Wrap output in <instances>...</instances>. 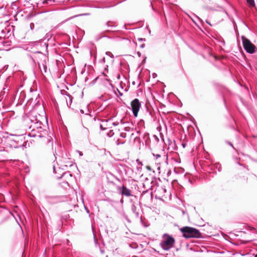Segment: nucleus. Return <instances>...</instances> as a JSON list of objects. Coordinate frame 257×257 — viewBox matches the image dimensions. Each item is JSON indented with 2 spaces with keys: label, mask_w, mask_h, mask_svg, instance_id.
<instances>
[{
  "label": "nucleus",
  "mask_w": 257,
  "mask_h": 257,
  "mask_svg": "<svg viewBox=\"0 0 257 257\" xmlns=\"http://www.w3.org/2000/svg\"><path fill=\"white\" fill-rule=\"evenodd\" d=\"M157 76V74L156 73H153V78H155Z\"/></svg>",
  "instance_id": "obj_33"
},
{
  "label": "nucleus",
  "mask_w": 257,
  "mask_h": 257,
  "mask_svg": "<svg viewBox=\"0 0 257 257\" xmlns=\"http://www.w3.org/2000/svg\"><path fill=\"white\" fill-rule=\"evenodd\" d=\"M247 3L250 6H254L255 3L254 0H246Z\"/></svg>",
  "instance_id": "obj_12"
},
{
  "label": "nucleus",
  "mask_w": 257,
  "mask_h": 257,
  "mask_svg": "<svg viewBox=\"0 0 257 257\" xmlns=\"http://www.w3.org/2000/svg\"><path fill=\"white\" fill-rule=\"evenodd\" d=\"M108 66L107 65H105L104 67L105 69L107 71L108 70Z\"/></svg>",
  "instance_id": "obj_31"
},
{
  "label": "nucleus",
  "mask_w": 257,
  "mask_h": 257,
  "mask_svg": "<svg viewBox=\"0 0 257 257\" xmlns=\"http://www.w3.org/2000/svg\"><path fill=\"white\" fill-rule=\"evenodd\" d=\"M53 171H54V172L56 173L55 166H53Z\"/></svg>",
  "instance_id": "obj_36"
},
{
  "label": "nucleus",
  "mask_w": 257,
  "mask_h": 257,
  "mask_svg": "<svg viewBox=\"0 0 257 257\" xmlns=\"http://www.w3.org/2000/svg\"><path fill=\"white\" fill-rule=\"evenodd\" d=\"M183 236L186 238H201L202 235L199 230L191 227L185 226L180 229Z\"/></svg>",
  "instance_id": "obj_2"
},
{
  "label": "nucleus",
  "mask_w": 257,
  "mask_h": 257,
  "mask_svg": "<svg viewBox=\"0 0 257 257\" xmlns=\"http://www.w3.org/2000/svg\"><path fill=\"white\" fill-rule=\"evenodd\" d=\"M38 64L43 75L45 74H47L50 72V70L47 68V62L45 60H42L40 62H38Z\"/></svg>",
  "instance_id": "obj_8"
},
{
  "label": "nucleus",
  "mask_w": 257,
  "mask_h": 257,
  "mask_svg": "<svg viewBox=\"0 0 257 257\" xmlns=\"http://www.w3.org/2000/svg\"><path fill=\"white\" fill-rule=\"evenodd\" d=\"M3 8V6L0 7V9H2Z\"/></svg>",
  "instance_id": "obj_42"
},
{
  "label": "nucleus",
  "mask_w": 257,
  "mask_h": 257,
  "mask_svg": "<svg viewBox=\"0 0 257 257\" xmlns=\"http://www.w3.org/2000/svg\"><path fill=\"white\" fill-rule=\"evenodd\" d=\"M77 152H78L79 155L80 156H83V153H82V152L79 151H77Z\"/></svg>",
  "instance_id": "obj_28"
},
{
  "label": "nucleus",
  "mask_w": 257,
  "mask_h": 257,
  "mask_svg": "<svg viewBox=\"0 0 257 257\" xmlns=\"http://www.w3.org/2000/svg\"><path fill=\"white\" fill-rule=\"evenodd\" d=\"M67 95L69 96V98L71 99V101L72 100V96L69 94H68Z\"/></svg>",
  "instance_id": "obj_34"
},
{
  "label": "nucleus",
  "mask_w": 257,
  "mask_h": 257,
  "mask_svg": "<svg viewBox=\"0 0 257 257\" xmlns=\"http://www.w3.org/2000/svg\"><path fill=\"white\" fill-rule=\"evenodd\" d=\"M175 242V239L172 236L165 234L163 240L160 242V245L164 250L168 251L173 247Z\"/></svg>",
  "instance_id": "obj_3"
},
{
  "label": "nucleus",
  "mask_w": 257,
  "mask_h": 257,
  "mask_svg": "<svg viewBox=\"0 0 257 257\" xmlns=\"http://www.w3.org/2000/svg\"><path fill=\"white\" fill-rule=\"evenodd\" d=\"M116 189L118 191V193L121 195L126 197H130L132 196L131 190L126 188L124 185L122 186H116Z\"/></svg>",
  "instance_id": "obj_7"
},
{
  "label": "nucleus",
  "mask_w": 257,
  "mask_h": 257,
  "mask_svg": "<svg viewBox=\"0 0 257 257\" xmlns=\"http://www.w3.org/2000/svg\"><path fill=\"white\" fill-rule=\"evenodd\" d=\"M110 175L113 177L114 178H115L117 181H119V182H120V180L117 177H116L115 176L113 175V174H112L111 173H110Z\"/></svg>",
  "instance_id": "obj_16"
},
{
  "label": "nucleus",
  "mask_w": 257,
  "mask_h": 257,
  "mask_svg": "<svg viewBox=\"0 0 257 257\" xmlns=\"http://www.w3.org/2000/svg\"><path fill=\"white\" fill-rule=\"evenodd\" d=\"M53 154H54V155L55 156V154H56V151L55 152H53Z\"/></svg>",
  "instance_id": "obj_40"
},
{
  "label": "nucleus",
  "mask_w": 257,
  "mask_h": 257,
  "mask_svg": "<svg viewBox=\"0 0 257 257\" xmlns=\"http://www.w3.org/2000/svg\"><path fill=\"white\" fill-rule=\"evenodd\" d=\"M107 184L108 185H110V186H114V187H115L116 188V184L112 181H110L109 180H107Z\"/></svg>",
  "instance_id": "obj_13"
},
{
  "label": "nucleus",
  "mask_w": 257,
  "mask_h": 257,
  "mask_svg": "<svg viewBox=\"0 0 257 257\" xmlns=\"http://www.w3.org/2000/svg\"><path fill=\"white\" fill-rule=\"evenodd\" d=\"M69 175V176H72V175L71 174H70L69 173L65 172V173H63V175L61 176H58L57 177L58 178H61L63 175Z\"/></svg>",
  "instance_id": "obj_15"
},
{
  "label": "nucleus",
  "mask_w": 257,
  "mask_h": 257,
  "mask_svg": "<svg viewBox=\"0 0 257 257\" xmlns=\"http://www.w3.org/2000/svg\"><path fill=\"white\" fill-rule=\"evenodd\" d=\"M218 171H221V167H220V166H219V168L218 169Z\"/></svg>",
  "instance_id": "obj_37"
},
{
  "label": "nucleus",
  "mask_w": 257,
  "mask_h": 257,
  "mask_svg": "<svg viewBox=\"0 0 257 257\" xmlns=\"http://www.w3.org/2000/svg\"><path fill=\"white\" fill-rule=\"evenodd\" d=\"M12 7L15 6V7L17 8L16 5L14 4V3H12Z\"/></svg>",
  "instance_id": "obj_35"
},
{
  "label": "nucleus",
  "mask_w": 257,
  "mask_h": 257,
  "mask_svg": "<svg viewBox=\"0 0 257 257\" xmlns=\"http://www.w3.org/2000/svg\"><path fill=\"white\" fill-rule=\"evenodd\" d=\"M243 47L245 51L249 54H252L255 53L256 47L253 44L251 41L245 37L242 36L241 37Z\"/></svg>",
  "instance_id": "obj_4"
},
{
  "label": "nucleus",
  "mask_w": 257,
  "mask_h": 257,
  "mask_svg": "<svg viewBox=\"0 0 257 257\" xmlns=\"http://www.w3.org/2000/svg\"><path fill=\"white\" fill-rule=\"evenodd\" d=\"M48 146L51 148V149L53 150V143L52 141V138L49 137L48 138Z\"/></svg>",
  "instance_id": "obj_10"
},
{
  "label": "nucleus",
  "mask_w": 257,
  "mask_h": 257,
  "mask_svg": "<svg viewBox=\"0 0 257 257\" xmlns=\"http://www.w3.org/2000/svg\"><path fill=\"white\" fill-rule=\"evenodd\" d=\"M153 156L154 157L156 158V159H158L159 158L161 157V155L159 154H153Z\"/></svg>",
  "instance_id": "obj_21"
},
{
  "label": "nucleus",
  "mask_w": 257,
  "mask_h": 257,
  "mask_svg": "<svg viewBox=\"0 0 257 257\" xmlns=\"http://www.w3.org/2000/svg\"><path fill=\"white\" fill-rule=\"evenodd\" d=\"M254 257H257V254L254 256Z\"/></svg>",
  "instance_id": "obj_46"
},
{
  "label": "nucleus",
  "mask_w": 257,
  "mask_h": 257,
  "mask_svg": "<svg viewBox=\"0 0 257 257\" xmlns=\"http://www.w3.org/2000/svg\"><path fill=\"white\" fill-rule=\"evenodd\" d=\"M105 54L112 59L114 58L113 55L110 52H106Z\"/></svg>",
  "instance_id": "obj_14"
},
{
  "label": "nucleus",
  "mask_w": 257,
  "mask_h": 257,
  "mask_svg": "<svg viewBox=\"0 0 257 257\" xmlns=\"http://www.w3.org/2000/svg\"><path fill=\"white\" fill-rule=\"evenodd\" d=\"M100 128L101 130L103 131L105 130V127H103L102 124L100 125Z\"/></svg>",
  "instance_id": "obj_26"
},
{
  "label": "nucleus",
  "mask_w": 257,
  "mask_h": 257,
  "mask_svg": "<svg viewBox=\"0 0 257 257\" xmlns=\"http://www.w3.org/2000/svg\"><path fill=\"white\" fill-rule=\"evenodd\" d=\"M15 8V7H13V9H14Z\"/></svg>",
  "instance_id": "obj_45"
},
{
  "label": "nucleus",
  "mask_w": 257,
  "mask_h": 257,
  "mask_svg": "<svg viewBox=\"0 0 257 257\" xmlns=\"http://www.w3.org/2000/svg\"><path fill=\"white\" fill-rule=\"evenodd\" d=\"M30 27L31 30H33L35 27V25L34 23H31L30 25Z\"/></svg>",
  "instance_id": "obj_23"
},
{
  "label": "nucleus",
  "mask_w": 257,
  "mask_h": 257,
  "mask_svg": "<svg viewBox=\"0 0 257 257\" xmlns=\"http://www.w3.org/2000/svg\"><path fill=\"white\" fill-rule=\"evenodd\" d=\"M137 207L134 204H133L132 206V211L135 214L136 217L137 218H139L140 217V213L138 211H137Z\"/></svg>",
  "instance_id": "obj_9"
},
{
  "label": "nucleus",
  "mask_w": 257,
  "mask_h": 257,
  "mask_svg": "<svg viewBox=\"0 0 257 257\" xmlns=\"http://www.w3.org/2000/svg\"><path fill=\"white\" fill-rule=\"evenodd\" d=\"M145 44H142V45H141V46H140V47H141V48H144V47H145Z\"/></svg>",
  "instance_id": "obj_32"
},
{
  "label": "nucleus",
  "mask_w": 257,
  "mask_h": 257,
  "mask_svg": "<svg viewBox=\"0 0 257 257\" xmlns=\"http://www.w3.org/2000/svg\"><path fill=\"white\" fill-rule=\"evenodd\" d=\"M226 143L227 144H228L229 146H230L231 147H232L233 148H234L233 146V145L232 144V143L230 142H228V141H226Z\"/></svg>",
  "instance_id": "obj_25"
},
{
  "label": "nucleus",
  "mask_w": 257,
  "mask_h": 257,
  "mask_svg": "<svg viewBox=\"0 0 257 257\" xmlns=\"http://www.w3.org/2000/svg\"><path fill=\"white\" fill-rule=\"evenodd\" d=\"M147 168H148V169H149V170L150 169V167H149V166H148V167H147Z\"/></svg>",
  "instance_id": "obj_41"
},
{
  "label": "nucleus",
  "mask_w": 257,
  "mask_h": 257,
  "mask_svg": "<svg viewBox=\"0 0 257 257\" xmlns=\"http://www.w3.org/2000/svg\"><path fill=\"white\" fill-rule=\"evenodd\" d=\"M83 132L84 133H86L87 135L89 133V131H88V129L85 127H84V131H83Z\"/></svg>",
  "instance_id": "obj_17"
},
{
  "label": "nucleus",
  "mask_w": 257,
  "mask_h": 257,
  "mask_svg": "<svg viewBox=\"0 0 257 257\" xmlns=\"http://www.w3.org/2000/svg\"><path fill=\"white\" fill-rule=\"evenodd\" d=\"M186 145V143H182V147H183V148H185Z\"/></svg>",
  "instance_id": "obj_27"
},
{
  "label": "nucleus",
  "mask_w": 257,
  "mask_h": 257,
  "mask_svg": "<svg viewBox=\"0 0 257 257\" xmlns=\"http://www.w3.org/2000/svg\"><path fill=\"white\" fill-rule=\"evenodd\" d=\"M80 112H81V113H84L83 110H82V109H81V110H80Z\"/></svg>",
  "instance_id": "obj_39"
},
{
  "label": "nucleus",
  "mask_w": 257,
  "mask_h": 257,
  "mask_svg": "<svg viewBox=\"0 0 257 257\" xmlns=\"http://www.w3.org/2000/svg\"><path fill=\"white\" fill-rule=\"evenodd\" d=\"M15 8V7H13V9H14Z\"/></svg>",
  "instance_id": "obj_44"
},
{
  "label": "nucleus",
  "mask_w": 257,
  "mask_h": 257,
  "mask_svg": "<svg viewBox=\"0 0 257 257\" xmlns=\"http://www.w3.org/2000/svg\"><path fill=\"white\" fill-rule=\"evenodd\" d=\"M149 191V190H146V191H144L142 193V194H145V193H146L147 192H148Z\"/></svg>",
  "instance_id": "obj_30"
},
{
  "label": "nucleus",
  "mask_w": 257,
  "mask_h": 257,
  "mask_svg": "<svg viewBox=\"0 0 257 257\" xmlns=\"http://www.w3.org/2000/svg\"><path fill=\"white\" fill-rule=\"evenodd\" d=\"M116 144L117 145H121V144H124V142H119V140H117L116 142H115Z\"/></svg>",
  "instance_id": "obj_19"
},
{
  "label": "nucleus",
  "mask_w": 257,
  "mask_h": 257,
  "mask_svg": "<svg viewBox=\"0 0 257 257\" xmlns=\"http://www.w3.org/2000/svg\"><path fill=\"white\" fill-rule=\"evenodd\" d=\"M43 122V121L36 122L35 123L31 124L30 129H31V132L28 134V136L30 137H43V135L46 134L47 132L43 128V126H44Z\"/></svg>",
  "instance_id": "obj_1"
},
{
  "label": "nucleus",
  "mask_w": 257,
  "mask_h": 257,
  "mask_svg": "<svg viewBox=\"0 0 257 257\" xmlns=\"http://www.w3.org/2000/svg\"><path fill=\"white\" fill-rule=\"evenodd\" d=\"M120 136L122 138H125L126 137V134L124 133H121L120 134Z\"/></svg>",
  "instance_id": "obj_22"
},
{
  "label": "nucleus",
  "mask_w": 257,
  "mask_h": 257,
  "mask_svg": "<svg viewBox=\"0 0 257 257\" xmlns=\"http://www.w3.org/2000/svg\"><path fill=\"white\" fill-rule=\"evenodd\" d=\"M45 114V113L44 112V114L43 115L34 113L32 115H31L30 116V120L31 121V124H33V123H35L36 122L45 121V120H46V117Z\"/></svg>",
  "instance_id": "obj_6"
},
{
  "label": "nucleus",
  "mask_w": 257,
  "mask_h": 257,
  "mask_svg": "<svg viewBox=\"0 0 257 257\" xmlns=\"http://www.w3.org/2000/svg\"><path fill=\"white\" fill-rule=\"evenodd\" d=\"M131 109L135 117H137L141 106V102L137 98L134 99L131 103Z\"/></svg>",
  "instance_id": "obj_5"
},
{
  "label": "nucleus",
  "mask_w": 257,
  "mask_h": 257,
  "mask_svg": "<svg viewBox=\"0 0 257 257\" xmlns=\"http://www.w3.org/2000/svg\"><path fill=\"white\" fill-rule=\"evenodd\" d=\"M85 115L86 117H91V116L90 114H87V113H86V114H85Z\"/></svg>",
  "instance_id": "obj_29"
},
{
  "label": "nucleus",
  "mask_w": 257,
  "mask_h": 257,
  "mask_svg": "<svg viewBox=\"0 0 257 257\" xmlns=\"http://www.w3.org/2000/svg\"><path fill=\"white\" fill-rule=\"evenodd\" d=\"M55 2L54 0H45L43 2L44 4H46L49 5H52Z\"/></svg>",
  "instance_id": "obj_11"
},
{
  "label": "nucleus",
  "mask_w": 257,
  "mask_h": 257,
  "mask_svg": "<svg viewBox=\"0 0 257 257\" xmlns=\"http://www.w3.org/2000/svg\"><path fill=\"white\" fill-rule=\"evenodd\" d=\"M108 23H109L108 22L106 23V25H107L108 26H109V25H108Z\"/></svg>",
  "instance_id": "obj_43"
},
{
  "label": "nucleus",
  "mask_w": 257,
  "mask_h": 257,
  "mask_svg": "<svg viewBox=\"0 0 257 257\" xmlns=\"http://www.w3.org/2000/svg\"><path fill=\"white\" fill-rule=\"evenodd\" d=\"M119 124V122L118 121H115V122H112V124L114 125V126H116V125H118Z\"/></svg>",
  "instance_id": "obj_24"
},
{
  "label": "nucleus",
  "mask_w": 257,
  "mask_h": 257,
  "mask_svg": "<svg viewBox=\"0 0 257 257\" xmlns=\"http://www.w3.org/2000/svg\"><path fill=\"white\" fill-rule=\"evenodd\" d=\"M99 62L102 64H104L105 63V58H103L101 60H99Z\"/></svg>",
  "instance_id": "obj_20"
},
{
  "label": "nucleus",
  "mask_w": 257,
  "mask_h": 257,
  "mask_svg": "<svg viewBox=\"0 0 257 257\" xmlns=\"http://www.w3.org/2000/svg\"><path fill=\"white\" fill-rule=\"evenodd\" d=\"M138 40H139V41H143V39H142V38H139V39H138Z\"/></svg>",
  "instance_id": "obj_38"
},
{
  "label": "nucleus",
  "mask_w": 257,
  "mask_h": 257,
  "mask_svg": "<svg viewBox=\"0 0 257 257\" xmlns=\"http://www.w3.org/2000/svg\"><path fill=\"white\" fill-rule=\"evenodd\" d=\"M89 15L88 14H79V15H77L76 16H73V18L81 16H86V15Z\"/></svg>",
  "instance_id": "obj_18"
}]
</instances>
